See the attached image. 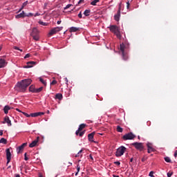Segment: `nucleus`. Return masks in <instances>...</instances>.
<instances>
[{"label":"nucleus","instance_id":"56","mask_svg":"<svg viewBox=\"0 0 177 177\" xmlns=\"http://www.w3.org/2000/svg\"><path fill=\"white\" fill-rule=\"evenodd\" d=\"M133 161V158H131V159H130V162H132Z\"/></svg>","mask_w":177,"mask_h":177},{"label":"nucleus","instance_id":"54","mask_svg":"<svg viewBox=\"0 0 177 177\" xmlns=\"http://www.w3.org/2000/svg\"><path fill=\"white\" fill-rule=\"evenodd\" d=\"M16 111H19V113H21V111H20V109H17V108L16 109Z\"/></svg>","mask_w":177,"mask_h":177},{"label":"nucleus","instance_id":"42","mask_svg":"<svg viewBox=\"0 0 177 177\" xmlns=\"http://www.w3.org/2000/svg\"><path fill=\"white\" fill-rule=\"evenodd\" d=\"M56 84H57V81L53 80L52 82L50 83V85H56Z\"/></svg>","mask_w":177,"mask_h":177},{"label":"nucleus","instance_id":"2","mask_svg":"<svg viewBox=\"0 0 177 177\" xmlns=\"http://www.w3.org/2000/svg\"><path fill=\"white\" fill-rule=\"evenodd\" d=\"M109 30L111 32L116 35L118 39H121V33L120 32V28H118V26L115 25H111L109 26Z\"/></svg>","mask_w":177,"mask_h":177},{"label":"nucleus","instance_id":"57","mask_svg":"<svg viewBox=\"0 0 177 177\" xmlns=\"http://www.w3.org/2000/svg\"><path fill=\"white\" fill-rule=\"evenodd\" d=\"M90 158H91V160H93V158L92 157V155H90Z\"/></svg>","mask_w":177,"mask_h":177},{"label":"nucleus","instance_id":"49","mask_svg":"<svg viewBox=\"0 0 177 177\" xmlns=\"http://www.w3.org/2000/svg\"><path fill=\"white\" fill-rule=\"evenodd\" d=\"M129 6H130L129 1L127 2V9H129Z\"/></svg>","mask_w":177,"mask_h":177},{"label":"nucleus","instance_id":"1","mask_svg":"<svg viewBox=\"0 0 177 177\" xmlns=\"http://www.w3.org/2000/svg\"><path fill=\"white\" fill-rule=\"evenodd\" d=\"M31 82H32L31 79L23 80L21 82H17L15 89L17 92H25L27 91V88L31 85Z\"/></svg>","mask_w":177,"mask_h":177},{"label":"nucleus","instance_id":"21","mask_svg":"<svg viewBox=\"0 0 177 177\" xmlns=\"http://www.w3.org/2000/svg\"><path fill=\"white\" fill-rule=\"evenodd\" d=\"M55 99H58V100H62V99H63V95H62V93H57L55 95Z\"/></svg>","mask_w":177,"mask_h":177},{"label":"nucleus","instance_id":"53","mask_svg":"<svg viewBox=\"0 0 177 177\" xmlns=\"http://www.w3.org/2000/svg\"><path fill=\"white\" fill-rule=\"evenodd\" d=\"M37 16H39V14L38 12H37L35 15V17H37Z\"/></svg>","mask_w":177,"mask_h":177},{"label":"nucleus","instance_id":"32","mask_svg":"<svg viewBox=\"0 0 177 177\" xmlns=\"http://www.w3.org/2000/svg\"><path fill=\"white\" fill-rule=\"evenodd\" d=\"M39 81H40V82H41V84H43L44 85H46V82H45V80H44V79H42L41 77H39Z\"/></svg>","mask_w":177,"mask_h":177},{"label":"nucleus","instance_id":"11","mask_svg":"<svg viewBox=\"0 0 177 177\" xmlns=\"http://www.w3.org/2000/svg\"><path fill=\"white\" fill-rule=\"evenodd\" d=\"M147 153H149L156 151V149L153 148V144L150 142H148L147 144Z\"/></svg>","mask_w":177,"mask_h":177},{"label":"nucleus","instance_id":"40","mask_svg":"<svg viewBox=\"0 0 177 177\" xmlns=\"http://www.w3.org/2000/svg\"><path fill=\"white\" fill-rule=\"evenodd\" d=\"M23 114H24V115H25L26 117H28V118H30V117H31V115H29V114H28L27 113H25V112H21Z\"/></svg>","mask_w":177,"mask_h":177},{"label":"nucleus","instance_id":"30","mask_svg":"<svg viewBox=\"0 0 177 177\" xmlns=\"http://www.w3.org/2000/svg\"><path fill=\"white\" fill-rule=\"evenodd\" d=\"M81 169V167L80 166V165H77V172H76L75 174V176H77V175H78V172H80V170Z\"/></svg>","mask_w":177,"mask_h":177},{"label":"nucleus","instance_id":"63","mask_svg":"<svg viewBox=\"0 0 177 177\" xmlns=\"http://www.w3.org/2000/svg\"><path fill=\"white\" fill-rule=\"evenodd\" d=\"M83 19H85V17H83Z\"/></svg>","mask_w":177,"mask_h":177},{"label":"nucleus","instance_id":"26","mask_svg":"<svg viewBox=\"0 0 177 177\" xmlns=\"http://www.w3.org/2000/svg\"><path fill=\"white\" fill-rule=\"evenodd\" d=\"M0 143H3V145H7L8 140L4 138H1Z\"/></svg>","mask_w":177,"mask_h":177},{"label":"nucleus","instance_id":"18","mask_svg":"<svg viewBox=\"0 0 177 177\" xmlns=\"http://www.w3.org/2000/svg\"><path fill=\"white\" fill-rule=\"evenodd\" d=\"M77 31H80V28L73 26L69 29L70 32H77Z\"/></svg>","mask_w":177,"mask_h":177},{"label":"nucleus","instance_id":"28","mask_svg":"<svg viewBox=\"0 0 177 177\" xmlns=\"http://www.w3.org/2000/svg\"><path fill=\"white\" fill-rule=\"evenodd\" d=\"M27 3H28V1H25V2L22 4V7H21V9L19 10V12H21V10H23V9L25 8V6H27Z\"/></svg>","mask_w":177,"mask_h":177},{"label":"nucleus","instance_id":"7","mask_svg":"<svg viewBox=\"0 0 177 177\" xmlns=\"http://www.w3.org/2000/svg\"><path fill=\"white\" fill-rule=\"evenodd\" d=\"M31 36L35 41H39V33L38 32V29L36 28H33L31 32Z\"/></svg>","mask_w":177,"mask_h":177},{"label":"nucleus","instance_id":"41","mask_svg":"<svg viewBox=\"0 0 177 177\" xmlns=\"http://www.w3.org/2000/svg\"><path fill=\"white\" fill-rule=\"evenodd\" d=\"M14 49H15V50H19L20 52H23V50L17 46H14Z\"/></svg>","mask_w":177,"mask_h":177},{"label":"nucleus","instance_id":"44","mask_svg":"<svg viewBox=\"0 0 177 177\" xmlns=\"http://www.w3.org/2000/svg\"><path fill=\"white\" fill-rule=\"evenodd\" d=\"M31 56V55L30 53H28L25 55L24 59H28V57H30Z\"/></svg>","mask_w":177,"mask_h":177},{"label":"nucleus","instance_id":"13","mask_svg":"<svg viewBox=\"0 0 177 177\" xmlns=\"http://www.w3.org/2000/svg\"><path fill=\"white\" fill-rule=\"evenodd\" d=\"M39 141V137H37V139L33 140L30 145H29V147H35V146H37V145H38V142Z\"/></svg>","mask_w":177,"mask_h":177},{"label":"nucleus","instance_id":"60","mask_svg":"<svg viewBox=\"0 0 177 177\" xmlns=\"http://www.w3.org/2000/svg\"><path fill=\"white\" fill-rule=\"evenodd\" d=\"M49 113H50V111H47V114H49Z\"/></svg>","mask_w":177,"mask_h":177},{"label":"nucleus","instance_id":"58","mask_svg":"<svg viewBox=\"0 0 177 177\" xmlns=\"http://www.w3.org/2000/svg\"><path fill=\"white\" fill-rule=\"evenodd\" d=\"M113 177H120V176L113 175Z\"/></svg>","mask_w":177,"mask_h":177},{"label":"nucleus","instance_id":"47","mask_svg":"<svg viewBox=\"0 0 177 177\" xmlns=\"http://www.w3.org/2000/svg\"><path fill=\"white\" fill-rule=\"evenodd\" d=\"M115 165H121V162L120 161L114 162Z\"/></svg>","mask_w":177,"mask_h":177},{"label":"nucleus","instance_id":"27","mask_svg":"<svg viewBox=\"0 0 177 177\" xmlns=\"http://www.w3.org/2000/svg\"><path fill=\"white\" fill-rule=\"evenodd\" d=\"M116 131H117L118 132L122 133V132L124 131V129H123L122 127H121L120 126H117V127H116Z\"/></svg>","mask_w":177,"mask_h":177},{"label":"nucleus","instance_id":"17","mask_svg":"<svg viewBox=\"0 0 177 177\" xmlns=\"http://www.w3.org/2000/svg\"><path fill=\"white\" fill-rule=\"evenodd\" d=\"M35 64H37V62H35L34 61L28 62L27 66H26L24 68H31V67H32V66H34Z\"/></svg>","mask_w":177,"mask_h":177},{"label":"nucleus","instance_id":"43","mask_svg":"<svg viewBox=\"0 0 177 177\" xmlns=\"http://www.w3.org/2000/svg\"><path fill=\"white\" fill-rule=\"evenodd\" d=\"M78 17L79 19H82V12H80V13L78 14Z\"/></svg>","mask_w":177,"mask_h":177},{"label":"nucleus","instance_id":"22","mask_svg":"<svg viewBox=\"0 0 177 177\" xmlns=\"http://www.w3.org/2000/svg\"><path fill=\"white\" fill-rule=\"evenodd\" d=\"M9 110H10V106L8 105L4 106L3 111L5 114H8V113H9Z\"/></svg>","mask_w":177,"mask_h":177},{"label":"nucleus","instance_id":"37","mask_svg":"<svg viewBox=\"0 0 177 177\" xmlns=\"http://www.w3.org/2000/svg\"><path fill=\"white\" fill-rule=\"evenodd\" d=\"M34 16V14L30 12L28 15H26V17H32Z\"/></svg>","mask_w":177,"mask_h":177},{"label":"nucleus","instance_id":"10","mask_svg":"<svg viewBox=\"0 0 177 177\" xmlns=\"http://www.w3.org/2000/svg\"><path fill=\"white\" fill-rule=\"evenodd\" d=\"M120 17H121V3L119 4V8L117 14L114 16L115 21H120Z\"/></svg>","mask_w":177,"mask_h":177},{"label":"nucleus","instance_id":"34","mask_svg":"<svg viewBox=\"0 0 177 177\" xmlns=\"http://www.w3.org/2000/svg\"><path fill=\"white\" fill-rule=\"evenodd\" d=\"M30 117H39L38 116V112L34 113H31L30 114Z\"/></svg>","mask_w":177,"mask_h":177},{"label":"nucleus","instance_id":"35","mask_svg":"<svg viewBox=\"0 0 177 177\" xmlns=\"http://www.w3.org/2000/svg\"><path fill=\"white\" fill-rule=\"evenodd\" d=\"M84 133H85V131H81V132L80 131L78 135H79V136L82 137V136H84Z\"/></svg>","mask_w":177,"mask_h":177},{"label":"nucleus","instance_id":"46","mask_svg":"<svg viewBox=\"0 0 177 177\" xmlns=\"http://www.w3.org/2000/svg\"><path fill=\"white\" fill-rule=\"evenodd\" d=\"M44 114H45V113L44 112H37V115L39 116V115H44Z\"/></svg>","mask_w":177,"mask_h":177},{"label":"nucleus","instance_id":"48","mask_svg":"<svg viewBox=\"0 0 177 177\" xmlns=\"http://www.w3.org/2000/svg\"><path fill=\"white\" fill-rule=\"evenodd\" d=\"M147 160V158L143 157V158L141 159V161H142V162H145V161H146Z\"/></svg>","mask_w":177,"mask_h":177},{"label":"nucleus","instance_id":"59","mask_svg":"<svg viewBox=\"0 0 177 177\" xmlns=\"http://www.w3.org/2000/svg\"><path fill=\"white\" fill-rule=\"evenodd\" d=\"M2 50V46H0V52Z\"/></svg>","mask_w":177,"mask_h":177},{"label":"nucleus","instance_id":"5","mask_svg":"<svg viewBox=\"0 0 177 177\" xmlns=\"http://www.w3.org/2000/svg\"><path fill=\"white\" fill-rule=\"evenodd\" d=\"M127 150V148L124 146H122L119 147L115 153L116 157H121V156H124V153H125V151Z\"/></svg>","mask_w":177,"mask_h":177},{"label":"nucleus","instance_id":"16","mask_svg":"<svg viewBox=\"0 0 177 177\" xmlns=\"http://www.w3.org/2000/svg\"><path fill=\"white\" fill-rule=\"evenodd\" d=\"M26 146H27V142L23 143L21 146L18 147L17 148V153L19 154L21 151V150H23L24 147H26Z\"/></svg>","mask_w":177,"mask_h":177},{"label":"nucleus","instance_id":"55","mask_svg":"<svg viewBox=\"0 0 177 177\" xmlns=\"http://www.w3.org/2000/svg\"><path fill=\"white\" fill-rule=\"evenodd\" d=\"M62 23V21H57V24H60Z\"/></svg>","mask_w":177,"mask_h":177},{"label":"nucleus","instance_id":"20","mask_svg":"<svg viewBox=\"0 0 177 177\" xmlns=\"http://www.w3.org/2000/svg\"><path fill=\"white\" fill-rule=\"evenodd\" d=\"M16 19H21L23 17H26V13L23 11L21 13L15 16Z\"/></svg>","mask_w":177,"mask_h":177},{"label":"nucleus","instance_id":"25","mask_svg":"<svg viewBox=\"0 0 177 177\" xmlns=\"http://www.w3.org/2000/svg\"><path fill=\"white\" fill-rule=\"evenodd\" d=\"M82 151H84V149H82L75 156V157H82Z\"/></svg>","mask_w":177,"mask_h":177},{"label":"nucleus","instance_id":"29","mask_svg":"<svg viewBox=\"0 0 177 177\" xmlns=\"http://www.w3.org/2000/svg\"><path fill=\"white\" fill-rule=\"evenodd\" d=\"M99 1H100V0H94L91 3V5H93V6H96V3H97V2H99Z\"/></svg>","mask_w":177,"mask_h":177},{"label":"nucleus","instance_id":"23","mask_svg":"<svg viewBox=\"0 0 177 177\" xmlns=\"http://www.w3.org/2000/svg\"><path fill=\"white\" fill-rule=\"evenodd\" d=\"M83 15H84L85 17L91 16V10H85Z\"/></svg>","mask_w":177,"mask_h":177},{"label":"nucleus","instance_id":"62","mask_svg":"<svg viewBox=\"0 0 177 177\" xmlns=\"http://www.w3.org/2000/svg\"><path fill=\"white\" fill-rule=\"evenodd\" d=\"M80 161H81V160H78V162H80Z\"/></svg>","mask_w":177,"mask_h":177},{"label":"nucleus","instance_id":"15","mask_svg":"<svg viewBox=\"0 0 177 177\" xmlns=\"http://www.w3.org/2000/svg\"><path fill=\"white\" fill-rule=\"evenodd\" d=\"M8 124V127H12V121H10V119H9V116H6L4 118V122L3 124Z\"/></svg>","mask_w":177,"mask_h":177},{"label":"nucleus","instance_id":"33","mask_svg":"<svg viewBox=\"0 0 177 177\" xmlns=\"http://www.w3.org/2000/svg\"><path fill=\"white\" fill-rule=\"evenodd\" d=\"M165 161H166V162H171V158L169 157H165Z\"/></svg>","mask_w":177,"mask_h":177},{"label":"nucleus","instance_id":"9","mask_svg":"<svg viewBox=\"0 0 177 177\" xmlns=\"http://www.w3.org/2000/svg\"><path fill=\"white\" fill-rule=\"evenodd\" d=\"M136 138V136L133 134L132 133H128L123 136L122 139L123 140H132Z\"/></svg>","mask_w":177,"mask_h":177},{"label":"nucleus","instance_id":"45","mask_svg":"<svg viewBox=\"0 0 177 177\" xmlns=\"http://www.w3.org/2000/svg\"><path fill=\"white\" fill-rule=\"evenodd\" d=\"M24 160H25V161H28V158L27 157V153H25V154H24Z\"/></svg>","mask_w":177,"mask_h":177},{"label":"nucleus","instance_id":"24","mask_svg":"<svg viewBox=\"0 0 177 177\" xmlns=\"http://www.w3.org/2000/svg\"><path fill=\"white\" fill-rule=\"evenodd\" d=\"M6 63V62L5 61V59H0V68H2V67L5 66Z\"/></svg>","mask_w":177,"mask_h":177},{"label":"nucleus","instance_id":"14","mask_svg":"<svg viewBox=\"0 0 177 177\" xmlns=\"http://www.w3.org/2000/svg\"><path fill=\"white\" fill-rule=\"evenodd\" d=\"M85 127H86V124H81L79 126L78 129L76 131L75 135H77V136H78V133H80V132H81V131H82V129H84V128H85Z\"/></svg>","mask_w":177,"mask_h":177},{"label":"nucleus","instance_id":"64","mask_svg":"<svg viewBox=\"0 0 177 177\" xmlns=\"http://www.w3.org/2000/svg\"><path fill=\"white\" fill-rule=\"evenodd\" d=\"M100 135H103V133H100Z\"/></svg>","mask_w":177,"mask_h":177},{"label":"nucleus","instance_id":"6","mask_svg":"<svg viewBox=\"0 0 177 177\" xmlns=\"http://www.w3.org/2000/svg\"><path fill=\"white\" fill-rule=\"evenodd\" d=\"M131 146H133L136 150H139V151H143L145 147L143 146V143L142 142H133L131 144Z\"/></svg>","mask_w":177,"mask_h":177},{"label":"nucleus","instance_id":"19","mask_svg":"<svg viewBox=\"0 0 177 177\" xmlns=\"http://www.w3.org/2000/svg\"><path fill=\"white\" fill-rule=\"evenodd\" d=\"M93 136H95V132H93L88 135V138L89 142H95V141L93 140Z\"/></svg>","mask_w":177,"mask_h":177},{"label":"nucleus","instance_id":"3","mask_svg":"<svg viewBox=\"0 0 177 177\" xmlns=\"http://www.w3.org/2000/svg\"><path fill=\"white\" fill-rule=\"evenodd\" d=\"M120 50L122 52L123 60H128V54L125 52V45H124V43L120 45Z\"/></svg>","mask_w":177,"mask_h":177},{"label":"nucleus","instance_id":"4","mask_svg":"<svg viewBox=\"0 0 177 177\" xmlns=\"http://www.w3.org/2000/svg\"><path fill=\"white\" fill-rule=\"evenodd\" d=\"M62 30H63V26H61V27L57 26V27L53 28L48 32V35L49 37H52V35H55V34H57V32H59V31H62Z\"/></svg>","mask_w":177,"mask_h":177},{"label":"nucleus","instance_id":"38","mask_svg":"<svg viewBox=\"0 0 177 177\" xmlns=\"http://www.w3.org/2000/svg\"><path fill=\"white\" fill-rule=\"evenodd\" d=\"M172 175H174V172L173 171H169L167 173V177H171Z\"/></svg>","mask_w":177,"mask_h":177},{"label":"nucleus","instance_id":"8","mask_svg":"<svg viewBox=\"0 0 177 177\" xmlns=\"http://www.w3.org/2000/svg\"><path fill=\"white\" fill-rule=\"evenodd\" d=\"M44 89V87H40L39 88H35V86L31 85L29 87V91L32 92V93H39V92H42V90Z\"/></svg>","mask_w":177,"mask_h":177},{"label":"nucleus","instance_id":"61","mask_svg":"<svg viewBox=\"0 0 177 177\" xmlns=\"http://www.w3.org/2000/svg\"><path fill=\"white\" fill-rule=\"evenodd\" d=\"M39 177H44V176H42V175H40Z\"/></svg>","mask_w":177,"mask_h":177},{"label":"nucleus","instance_id":"36","mask_svg":"<svg viewBox=\"0 0 177 177\" xmlns=\"http://www.w3.org/2000/svg\"><path fill=\"white\" fill-rule=\"evenodd\" d=\"M71 6H73L72 4L66 5V6L64 8V10H66V9H68V8H71Z\"/></svg>","mask_w":177,"mask_h":177},{"label":"nucleus","instance_id":"51","mask_svg":"<svg viewBox=\"0 0 177 177\" xmlns=\"http://www.w3.org/2000/svg\"><path fill=\"white\" fill-rule=\"evenodd\" d=\"M177 156V150L174 152V157L176 158Z\"/></svg>","mask_w":177,"mask_h":177},{"label":"nucleus","instance_id":"31","mask_svg":"<svg viewBox=\"0 0 177 177\" xmlns=\"http://www.w3.org/2000/svg\"><path fill=\"white\" fill-rule=\"evenodd\" d=\"M39 24H41V26H48V23L41 21H39Z\"/></svg>","mask_w":177,"mask_h":177},{"label":"nucleus","instance_id":"52","mask_svg":"<svg viewBox=\"0 0 177 177\" xmlns=\"http://www.w3.org/2000/svg\"><path fill=\"white\" fill-rule=\"evenodd\" d=\"M2 135H3V131H0V136H2Z\"/></svg>","mask_w":177,"mask_h":177},{"label":"nucleus","instance_id":"39","mask_svg":"<svg viewBox=\"0 0 177 177\" xmlns=\"http://www.w3.org/2000/svg\"><path fill=\"white\" fill-rule=\"evenodd\" d=\"M149 176H150V177H155L154 176V171H151V172H149Z\"/></svg>","mask_w":177,"mask_h":177},{"label":"nucleus","instance_id":"50","mask_svg":"<svg viewBox=\"0 0 177 177\" xmlns=\"http://www.w3.org/2000/svg\"><path fill=\"white\" fill-rule=\"evenodd\" d=\"M84 2V0H80L77 3V5H80V3H82Z\"/></svg>","mask_w":177,"mask_h":177},{"label":"nucleus","instance_id":"12","mask_svg":"<svg viewBox=\"0 0 177 177\" xmlns=\"http://www.w3.org/2000/svg\"><path fill=\"white\" fill-rule=\"evenodd\" d=\"M6 158H7V164L10 162V160H12V153H10V149H6Z\"/></svg>","mask_w":177,"mask_h":177}]
</instances>
